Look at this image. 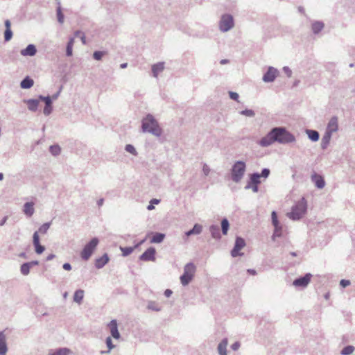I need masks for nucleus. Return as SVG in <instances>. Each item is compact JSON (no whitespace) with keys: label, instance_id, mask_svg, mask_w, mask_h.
<instances>
[{"label":"nucleus","instance_id":"nucleus-1","mask_svg":"<svg viewBox=\"0 0 355 355\" xmlns=\"http://www.w3.org/2000/svg\"><path fill=\"white\" fill-rule=\"evenodd\" d=\"M295 140V137L283 127H276L271 130L259 141L258 144L261 147H268L275 142L279 144H288Z\"/></svg>","mask_w":355,"mask_h":355},{"label":"nucleus","instance_id":"nucleus-2","mask_svg":"<svg viewBox=\"0 0 355 355\" xmlns=\"http://www.w3.org/2000/svg\"><path fill=\"white\" fill-rule=\"evenodd\" d=\"M141 129L144 132H148L151 135L159 137L162 134V129L155 117L148 114L141 121Z\"/></svg>","mask_w":355,"mask_h":355},{"label":"nucleus","instance_id":"nucleus-3","mask_svg":"<svg viewBox=\"0 0 355 355\" xmlns=\"http://www.w3.org/2000/svg\"><path fill=\"white\" fill-rule=\"evenodd\" d=\"M307 203L304 198H302L295 205L291 211L287 213V216L293 220H298L303 217L306 212Z\"/></svg>","mask_w":355,"mask_h":355},{"label":"nucleus","instance_id":"nucleus-4","mask_svg":"<svg viewBox=\"0 0 355 355\" xmlns=\"http://www.w3.org/2000/svg\"><path fill=\"white\" fill-rule=\"evenodd\" d=\"M246 171V164L243 161H236L230 169L231 180L235 183H239L243 178Z\"/></svg>","mask_w":355,"mask_h":355},{"label":"nucleus","instance_id":"nucleus-5","mask_svg":"<svg viewBox=\"0 0 355 355\" xmlns=\"http://www.w3.org/2000/svg\"><path fill=\"white\" fill-rule=\"evenodd\" d=\"M196 270V267L192 262L188 263L184 266V272L180 277L182 286H187L191 282L194 277Z\"/></svg>","mask_w":355,"mask_h":355},{"label":"nucleus","instance_id":"nucleus-6","mask_svg":"<svg viewBox=\"0 0 355 355\" xmlns=\"http://www.w3.org/2000/svg\"><path fill=\"white\" fill-rule=\"evenodd\" d=\"M98 242V239L94 237L85 245L80 253V257L83 260L87 261L90 258L94 250L97 247Z\"/></svg>","mask_w":355,"mask_h":355},{"label":"nucleus","instance_id":"nucleus-7","mask_svg":"<svg viewBox=\"0 0 355 355\" xmlns=\"http://www.w3.org/2000/svg\"><path fill=\"white\" fill-rule=\"evenodd\" d=\"M234 19L231 15L225 14L222 15L220 22L219 28L222 32H227L234 27Z\"/></svg>","mask_w":355,"mask_h":355},{"label":"nucleus","instance_id":"nucleus-8","mask_svg":"<svg viewBox=\"0 0 355 355\" xmlns=\"http://www.w3.org/2000/svg\"><path fill=\"white\" fill-rule=\"evenodd\" d=\"M259 173H253L250 175V180L245 187V189H252L254 193L259 191V184L261 183Z\"/></svg>","mask_w":355,"mask_h":355},{"label":"nucleus","instance_id":"nucleus-9","mask_svg":"<svg viewBox=\"0 0 355 355\" xmlns=\"http://www.w3.org/2000/svg\"><path fill=\"white\" fill-rule=\"evenodd\" d=\"M245 245V240L239 236L236 238L234 246L233 249L231 250V255L233 257H236L238 256H241L242 254L239 252V251L243 248Z\"/></svg>","mask_w":355,"mask_h":355},{"label":"nucleus","instance_id":"nucleus-10","mask_svg":"<svg viewBox=\"0 0 355 355\" xmlns=\"http://www.w3.org/2000/svg\"><path fill=\"white\" fill-rule=\"evenodd\" d=\"M279 71L273 67H269L267 71L263 74L262 80L265 83H272L277 76Z\"/></svg>","mask_w":355,"mask_h":355},{"label":"nucleus","instance_id":"nucleus-11","mask_svg":"<svg viewBox=\"0 0 355 355\" xmlns=\"http://www.w3.org/2000/svg\"><path fill=\"white\" fill-rule=\"evenodd\" d=\"M311 277L312 275L311 273H306L304 276L295 279L293 282V285L295 287L305 288L309 284Z\"/></svg>","mask_w":355,"mask_h":355},{"label":"nucleus","instance_id":"nucleus-12","mask_svg":"<svg viewBox=\"0 0 355 355\" xmlns=\"http://www.w3.org/2000/svg\"><path fill=\"white\" fill-rule=\"evenodd\" d=\"M155 248L153 247H150L142 254L140 255L139 259L143 261H155Z\"/></svg>","mask_w":355,"mask_h":355},{"label":"nucleus","instance_id":"nucleus-13","mask_svg":"<svg viewBox=\"0 0 355 355\" xmlns=\"http://www.w3.org/2000/svg\"><path fill=\"white\" fill-rule=\"evenodd\" d=\"M33 243L35 247V252L38 254H42L44 250V246L40 243V236L37 232H35L33 236Z\"/></svg>","mask_w":355,"mask_h":355},{"label":"nucleus","instance_id":"nucleus-14","mask_svg":"<svg viewBox=\"0 0 355 355\" xmlns=\"http://www.w3.org/2000/svg\"><path fill=\"white\" fill-rule=\"evenodd\" d=\"M311 181L315 184V186L318 189H323L325 186V181L324 178L316 173H313L311 175Z\"/></svg>","mask_w":355,"mask_h":355},{"label":"nucleus","instance_id":"nucleus-15","mask_svg":"<svg viewBox=\"0 0 355 355\" xmlns=\"http://www.w3.org/2000/svg\"><path fill=\"white\" fill-rule=\"evenodd\" d=\"M338 129V118L336 116H333L328 123L326 132L332 135L334 132H336Z\"/></svg>","mask_w":355,"mask_h":355},{"label":"nucleus","instance_id":"nucleus-16","mask_svg":"<svg viewBox=\"0 0 355 355\" xmlns=\"http://www.w3.org/2000/svg\"><path fill=\"white\" fill-rule=\"evenodd\" d=\"M108 327L110 330V334L115 339H119L120 338V334L118 330L117 322L116 320H112L108 324Z\"/></svg>","mask_w":355,"mask_h":355},{"label":"nucleus","instance_id":"nucleus-17","mask_svg":"<svg viewBox=\"0 0 355 355\" xmlns=\"http://www.w3.org/2000/svg\"><path fill=\"white\" fill-rule=\"evenodd\" d=\"M37 53L36 47L34 44H28L24 49L20 52L23 56H34Z\"/></svg>","mask_w":355,"mask_h":355},{"label":"nucleus","instance_id":"nucleus-18","mask_svg":"<svg viewBox=\"0 0 355 355\" xmlns=\"http://www.w3.org/2000/svg\"><path fill=\"white\" fill-rule=\"evenodd\" d=\"M109 261V257L107 254L96 259L95 267L98 269L103 268Z\"/></svg>","mask_w":355,"mask_h":355},{"label":"nucleus","instance_id":"nucleus-19","mask_svg":"<svg viewBox=\"0 0 355 355\" xmlns=\"http://www.w3.org/2000/svg\"><path fill=\"white\" fill-rule=\"evenodd\" d=\"M8 351L6 336L3 331L0 332V355H6Z\"/></svg>","mask_w":355,"mask_h":355},{"label":"nucleus","instance_id":"nucleus-20","mask_svg":"<svg viewBox=\"0 0 355 355\" xmlns=\"http://www.w3.org/2000/svg\"><path fill=\"white\" fill-rule=\"evenodd\" d=\"M39 99H27L24 102L27 104L28 109L31 112H36L39 105Z\"/></svg>","mask_w":355,"mask_h":355},{"label":"nucleus","instance_id":"nucleus-21","mask_svg":"<svg viewBox=\"0 0 355 355\" xmlns=\"http://www.w3.org/2000/svg\"><path fill=\"white\" fill-rule=\"evenodd\" d=\"M23 211L25 215L28 217H31L33 215L35 209H34V203L33 202H28L24 205Z\"/></svg>","mask_w":355,"mask_h":355},{"label":"nucleus","instance_id":"nucleus-22","mask_svg":"<svg viewBox=\"0 0 355 355\" xmlns=\"http://www.w3.org/2000/svg\"><path fill=\"white\" fill-rule=\"evenodd\" d=\"M202 226L200 224L196 223L194 225L193 227L191 230L186 232L184 234L187 237H189L191 235H198L202 232Z\"/></svg>","mask_w":355,"mask_h":355},{"label":"nucleus","instance_id":"nucleus-23","mask_svg":"<svg viewBox=\"0 0 355 355\" xmlns=\"http://www.w3.org/2000/svg\"><path fill=\"white\" fill-rule=\"evenodd\" d=\"M228 345L227 338H223L218 345V352L219 355H225L227 354V346Z\"/></svg>","mask_w":355,"mask_h":355},{"label":"nucleus","instance_id":"nucleus-24","mask_svg":"<svg viewBox=\"0 0 355 355\" xmlns=\"http://www.w3.org/2000/svg\"><path fill=\"white\" fill-rule=\"evenodd\" d=\"M164 69V62H158L152 66V72L154 77L157 78L158 74Z\"/></svg>","mask_w":355,"mask_h":355},{"label":"nucleus","instance_id":"nucleus-25","mask_svg":"<svg viewBox=\"0 0 355 355\" xmlns=\"http://www.w3.org/2000/svg\"><path fill=\"white\" fill-rule=\"evenodd\" d=\"M71 353V351L70 349L67 347H62L57 349L54 351H51L49 355H69Z\"/></svg>","mask_w":355,"mask_h":355},{"label":"nucleus","instance_id":"nucleus-26","mask_svg":"<svg viewBox=\"0 0 355 355\" xmlns=\"http://www.w3.org/2000/svg\"><path fill=\"white\" fill-rule=\"evenodd\" d=\"M209 232L211 234V236L215 239H220V228L218 225H212L209 227Z\"/></svg>","mask_w":355,"mask_h":355},{"label":"nucleus","instance_id":"nucleus-27","mask_svg":"<svg viewBox=\"0 0 355 355\" xmlns=\"http://www.w3.org/2000/svg\"><path fill=\"white\" fill-rule=\"evenodd\" d=\"M34 84V81L32 78H31L28 76H26L24 78L20 83V87L22 89H29L31 88Z\"/></svg>","mask_w":355,"mask_h":355},{"label":"nucleus","instance_id":"nucleus-28","mask_svg":"<svg viewBox=\"0 0 355 355\" xmlns=\"http://www.w3.org/2000/svg\"><path fill=\"white\" fill-rule=\"evenodd\" d=\"M331 134L325 132L324 135H323L321 141V148L322 149H326L329 144L331 138Z\"/></svg>","mask_w":355,"mask_h":355},{"label":"nucleus","instance_id":"nucleus-29","mask_svg":"<svg viewBox=\"0 0 355 355\" xmlns=\"http://www.w3.org/2000/svg\"><path fill=\"white\" fill-rule=\"evenodd\" d=\"M165 238V234L163 233L156 232L154 234L150 239L151 243H160Z\"/></svg>","mask_w":355,"mask_h":355},{"label":"nucleus","instance_id":"nucleus-30","mask_svg":"<svg viewBox=\"0 0 355 355\" xmlns=\"http://www.w3.org/2000/svg\"><path fill=\"white\" fill-rule=\"evenodd\" d=\"M306 133L307 134L309 139L313 141H317L320 138L319 132L316 130L307 129L306 130Z\"/></svg>","mask_w":355,"mask_h":355},{"label":"nucleus","instance_id":"nucleus-31","mask_svg":"<svg viewBox=\"0 0 355 355\" xmlns=\"http://www.w3.org/2000/svg\"><path fill=\"white\" fill-rule=\"evenodd\" d=\"M84 297V291L82 289H78L75 291L73 295V301L79 304L82 303V301Z\"/></svg>","mask_w":355,"mask_h":355},{"label":"nucleus","instance_id":"nucleus-32","mask_svg":"<svg viewBox=\"0 0 355 355\" xmlns=\"http://www.w3.org/2000/svg\"><path fill=\"white\" fill-rule=\"evenodd\" d=\"M324 28V24L322 21H315L312 24V31L314 34H318Z\"/></svg>","mask_w":355,"mask_h":355},{"label":"nucleus","instance_id":"nucleus-33","mask_svg":"<svg viewBox=\"0 0 355 355\" xmlns=\"http://www.w3.org/2000/svg\"><path fill=\"white\" fill-rule=\"evenodd\" d=\"M31 268V267L29 265V263L28 262H26L21 265L20 272L23 275L26 276L30 273Z\"/></svg>","mask_w":355,"mask_h":355},{"label":"nucleus","instance_id":"nucleus-34","mask_svg":"<svg viewBox=\"0 0 355 355\" xmlns=\"http://www.w3.org/2000/svg\"><path fill=\"white\" fill-rule=\"evenodd\" d=\"M49 151L52 155L58 156L61 153V148L58 144L52 145L49 147Z\"/></svg>","mask_w":355,"mask_h":355},{"label":"nucleus","instance_id":"nucleus-35","mask_svg":"<svg viewBox=\"0 0 355 355\" xmlns=\"http://www.w3.org/2000/svg\"><path fill=\"white\" fill-rule=\"evenodd\" d=\"M230 227V223L227 218H223L221 220V230L224 235H226L227 234L228 230Z\"/></svg>","mask_w":355,"mask_h":355},{"label":"nucleus","instance_id":"nucleus-36","mask_svg":"<svg viewBox=\"0 0 355 355\" xmlns=\"http://www.w3.org/2000/svg\"><path fill=\"white\" fill-rule=\"evenodd\" d=\"M74 42L73 38H70L66 48V55L67 56H71L72 55V49L73 45Z\"/></svg>","mask_w":355,"mask_h":355},{"label":"nucleus","instance_id":"nucleus-37","mask_svg":"<svg viewBox=\"0 0 355 355\" xmlns=\"http://www.w3.org/2000/svg\"><path fill=\"white\" fill-rule=\"evenodd\" d=\"M51 225V222L45 223L39 228V230L37 232L38 234L40 233L42 234H45L50 228Z\"/></svg>","mask_w":355,"mask_h":355},{"label":"nucleus","instance_id":"nucleus-38","mask_svg":"<svg viewBox=\"0 0 355 355\" xmlns=\"http://www.w3.org/2000/svg\"><path fill=\"white\" fill-rule=\"evenodd\" d=\"M354 347L352 345H347L341 350L340 354L342 355H350L354 352Z\"/></svg>","mask_w":355,"mask_h":355},{"label":"nucleus","instance_id":"nucleus-39","mask_svg":"<svg viewBox=\"0 0 355 355\" xmlns=\"http://www.w3.org/2000/svg\"><path fill=\"white\" fill-rule=\"evenodd\" d=\"M147 308L150 310L154 311H160L161 308L159 306V305L154 301H150L148 303Z\"/></svg>","mask_w":355,"mask_h":355},{"label":"nucleus","instance_id":"nucleus-40","mask_svg":"<svg viewBox=\"0 0 355 355\" xmlns=\"http://www.w3.org/2000/svg\"><path fill=\"white\" fill-rule=\"evenodd\" d=\"M135 247H121L120 249L122 252L123 256L126 257L130 255L134 250Z\"/></svg>","mask_w":355,"mask_h":355},{"label":"nucleus","instance_id":"nucleus-41","mask_svg":"<svg viewBox=\"0 0 355 355\" xmlns=\"http://www.w3.org/2000/svg\"><path fill=\"white\" fill-rule=\"evenodd\" d=\"M241 115H244L248 117H254L255 116V112L252 110L245 109L240 112Z\"/></svg>","mask_w":355,"mask_h":355},{"label":"nucleus","instance_id":"nucleus-42","mask_svg":"<svg viewBox=\"0 0 355 355\" xmlns=\"http://www.w3.org/2000/svg\"><path fill=\"white\" fill-rule=\"evenodd\" d=\"M106 53L105 51H96L94 52L93 53V58L94 59H95L96 60H101L103 58V56Z\"/></svg>","mask_w":355,"mask_h":355},{"label":"nucleus","instance_id":"nucleus-43","mask_svg":"<svg viewBox=\"0 0 355 355\" xmlns=\"http://www.w3.org/2000/svg\"><path fill=\"white\" fill-rule=\"evenodd\" d=\"M39 100H41L45 103V105H52V99L51 96H43L42 95L39 96Z\"/></svg>","mask_w":355,"mask_h":355},{"label":"nucleus","instance_id":"nucleus-44","mask_svg":"<svg viewBox=\"0 0 355 355\" xmlns=\"http://www.w3.org/2000/svg\"><path fill=\"white\" fill-rule=\"evenodd\" d=\"M274 227H275V232H274V234L272 236L273 239L275 237H280L282 236V227L280 225L274 226Z\"/></svg>","mask_w":355,"mask_h":355},{"label":"nucleus","instance_id":"nucleus-45","mask_svg":"<svg viewBox=\"0 0 355 355\" xmlns=\"http://www.w3.org/2000/svg\"><path fill=\"white\" fill-rule=\"evenodd\" d=\"M125 150L133 155H137V154L135 148L131 144H127L125 147Z\"/></svg>","mask_w":355,"mask_h":355},{"label":"nucleus","instance_id":"nucleus-46","mask_svg":"<svg viewBox=\"0 0 355 355\" xmlns=\"http://www.w3.org/2000/svg\"><path fill=\"white\" fill-rule=\"evenodd\" d=\"M12 37V31L11 29H6L4 32V40L6 42L10 41Z\"/></svg>","mask_w":355,"mask_h":355},{"label":"nucleus","instance_id":"nucleus-47","mask_svg":"<svg viewBox=\"0 0 355 355\" xmlns=\"http://www.w3.org/2000/svg\"><path fill=\"white\" fill-rule=\"evenodd\" d=\"M57 17L58 21L60 24H63L64 22V15L62 12L61 8L58 7L57 9Z\"/></svg>","mask_w":355,"mask_h":355},{"label":"nucleus","instance_id":"nucleus-48","mask_svg":"<svg viewBox=\"0 0 355 355\" xmlns=\"http://www.w3.org/2000/svg\"><path fill=\"white\" fill-rule=\"evenodd\" d=\"M271 216H272V225H273L274 226L279 225V221H278V219H277V215L276 211H273L272 212Z\"/></svg>","mask_w":355,"mask_h":355},{"label":"nucleus","instance_id":"nucleus-49","mask_svg":"<svg viewBox=\"0 0 355 355\" xmlns=\"http://www.w3.org/2000/svg\"><path fill=\"white\" fill-rule=\"evenodd\" d=\"M270 173V170L268 168H265L262 169L261 173H259V175H260V178H267L269 176Z\"/></svg>","mask_w":355,"mask_h":355},{"label":"nucleus","instance_id":"nucleus-50","mask_svg":"<svg viewBox=\"0 0 355 355\" xmlns=\"http://www.w3.org/2000/svg\"><path fill=\"white\" fill-rule=\"evenodd\" d=\"M106 345H107V347H108V351L107 352H110V350H112V349L114 348V345L112 344V339L110 337H107L106 338Z\"/></svg>","mask_w":355,"mask_h":355},{"label":"nucleus","instance_id":"nucleus-51","mask_svg":"<svg viewBox=\"0 0 355 355\" xmlns=\"http://www.w3.org/2000/svg\"><path fill=\"white\" fill-rule=\"evenodd\" d=\"M53 110L52 105H45L43 112L45 116H49Z\"/></svg>","mask_w":355,"mask_h":355},{"label":"nucleus","instance_id":"nucleus-52","mask_svg":"<svg viewBox=\"0 0 355 355\" xmlns=\"http://www.w3.org/2000/svg\"><path fill=\"white\" fill-rule=\"evenodd\" d=\"M229 95L231 99L239 101V96L236 92H230Z\"/></svg>","mask_w":355,"mask_h":355},{"label":"nucleus","instance_id":"nucleus-53","mask_svg":"<svg viewBox=\"0 0 355 355\" xmlns=\"http://www.w3.org/2000/svg\"><path fill=\"white\" fill-rule=\"evenodd\" d=\"M202 172L205 176H207L209 174L210 168L207 164H203Z\"/></svg>","mask_w":355,"mask_h":355},{"label":"nucleus","instance_id":"nucleus-54","mask_svg":"<svg viewBox=\"0 0 355 355\" xmlns=\"http://www.w3.org/2000/svg\"><path fill=\"white\" fill-rule=\"evenodd\" d=\"M340 285L343 288H345V287H347V286L350 285V281L349 280H347V279H342L340 282Z\"/></svg>","mask_w":355,"mask_h":355},{"label":"nucleus","instance_id":"nucleus-55","mask_svg":"<svg viewBox=\"0 0 355 355\" xmlns=\"http://www.w3.org/2000/svg\"><path fill=\"white\" fill-rule=\"evenodd\" d=\"M283 71L287 75L288 77L291 76L292 71L288 67H284Z\"/></svg>","mask_w":355,"mask_h":355},{"label":"nucleus","instance_id":"nucleus-56","mask_svg":"<svg viewBox=\"0 0 355 355\" xmlns=\"http://www.w3.org/2000/svg\"><path fill=\"white\" fill-rule=\"evenodd\" d=\"M240 347V343L239 342H235L231 345V348L234 351H236Z\"/></svg>","mask_w":355,"mask_h":355},{"label":"nucleus","instance_id":"nucleus-57","mask_svg":"<svg viewBox=\"0 0 355 355\" xmlns=\"http://www.w3.org/2000/svg\"><path fill=\"white\" fill-rule=\"evenodd\" d=\"M62 268L65 270H71V266L69 263H65L62 265Z\"/></svg>","mask_w":355,"mask_h":355},{"label":"nucleus","instance_id":"nucleus-58","mask_svg":"<svg viewBox=\"0 0 355 355\" xmlns=\"http://www.w3.org/2000/svg\"><path fill=\"white\" fill-rule=\"evenodd\" d=\"M4 24H5L6 29H11L10 28L11 23L9 19H6L4 22Z\"/></svg>","mask_w":355,"mask_h":355},{"label":"nucleus","instance_id":"nucleus-59","mask_svg":"<svg viewBox=\"0 0 355 355\" xmlns=\"http://www.w3.org/2000/svg\"><path fill=\"white\" fill-rule=\"evenodd\" d=\"M173 292L170 289H166L165 291H164V295L166 297H169L171 295H172Z\"/></svg>","mask_w":355,"mask_h":355},{"label":"nucleus","instance_id":"nucleus-60","mask_svg":"<svg viewBox=\"0 0 355 355\" xmlns=\"http://www.w3.org/2000/svg\"><path fill=\"white\" fill-rule=\"evenodd\" d=\"M29 263V265L31 266V267H33L35 266H37L39 264V261H30V262H28Z\"/></svg>","mask_w":355,"mask_h":355},{"label":"nucleus","instance_id":"nucleus-61","mask_svg":"<svg viewBox=\"0 0 355 355\" xmlns=\"http://www.w3.org/2000/svg\"><path fill=\"white\" fill-rule=\"evenodd\" d=\"M55 254H49L47 257H46V261H51L52 259H53L55 258Z\"/></svg>","mask_w":355,"mask_h":355},{"label":"nucleus","instance_id":"nucleus-62","mask_svg":"<svg viewBox=\"0 0 355 355\" xmlns=\"http://www.w3.org/2000/svg\"><path fill=\"white\" fill-rule=\"evenodd\" d=\"M8 219V216H4L2 220H1L0 222V226H3L4 225V224L6 223V220Z\"/></svg>","mask_w":355,"mask_h":355},{"label":"nucleus","instance_id":"nucleus-63","mask_svg":"<svg viewBox=\"0 0 355 355\" xmlns=\"http://www.w3.org/2000/svg\"><path fill=\"white\" fill-rule=\"evenodd\" d=\"M60 93V91H58L57 93H55V94H53V95L52 96V97H51V99H52V100H56V99L58 98V97L59 96Z\"/></svg>","mask_w":355,"mask_h":355},{"label":"nucleus","instance_id":"nucleus-64","mask_svg":"<svg viewBox=\"0 0 355 355\" xmlns=\"http://www.w3.org/2000/svg\"><path fill=\"white\" fill-rule=\"evenodd\" d=\"M103 202H104V199L103 198H100L98 201H97V205L98 207H101L103 205Z\"/></svg>","mask_w":355,"mask_h":355}]
</instances>
